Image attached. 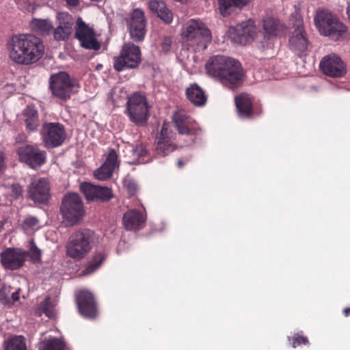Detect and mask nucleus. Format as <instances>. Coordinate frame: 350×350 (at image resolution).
<instances>
[{"instance_id": "nucleus-49", "label": "nucleus", "mask_w": 350, "mask_h": 350, "mask_svg": "<svg viewBox=\"0 0 350 350\" xmlns=\"http://www.w3.org/2000/svg\"><path fill=\"white\" fill-rule=\"evenodd\" d=\"M110 199L111 198H87V200H90V201H93L94 200H99L100 202H105V201L108 202V201H109Z\"/></svg>"}, {"instance_id": "nucleus-50", "label": "nucleus", "mask_w": 350, "mask_h": 350, "mask_svg": "<svg viewBox=\"0 0 350 350\" xmlns=\"http://www.w3.org/2000/svg\"><path fill=\"white\" fill-rule=\"evenodd\" d=\"M342 313L346 317H349L350 315V307L345 308Z\"/></svg>"}, {"instance_id": "nucleus-5", "label": "nucleus", "mask_w": 350, "mask_h": 350, "mask_svg": "<svg viewBox=\"0 0 350 350\" xmlns=\"http://www.w3.org/2000/svg\"><path fill=\"white\" fill-rule=\"evenodd\" d=\"M184 42L194 50H204L211 42L210 30L200 20L192 19L187 22L183 33Z\"/></svg>"}, {"instance_id": "nucleus-51", "label": "nucleus", "mask_w": 350, "mask_h": 350, "mask_svg": "<svg viewBox=\"0 0 350 350\" xmlns=\"http://www.w3.org/2000/svg\"><path fill=\"white\" fill-rule=\"evenodd\" d=\"M185 165L184 162L181 160V159H179L177 162V165L178 167H182L183 165Z\"/></svg>"}, {"instance_id": "nucleus-7", "label": "nucleus", "mask_w": 350, "mask_h": 350, "mask_svg": "<svg viewBox=\"0 0 350 350\" xmlns=\"http://www.w3.org/2000/svg\"><path fill=\"white\" fill-rule=\"evenodd\" d=\"M60 213L62 217V223L66 227H72L79 224L86 214L81 198H63Z\"/></svg>"}, {"instance_id": "nucleus-26", "label": "nucleus", "mask_w": 350, "mask_h": 350, "mask_svg": "<svg viewBox=\"0 0 350 350\" xmlns=\"http://www.w3.org/2000/svg\"><path fill=\"white\" fill-rule=\"evenodd\" d=\"M174 122L180 134H189L193 130V120L186 116L184 111H179L173 116Z\"/></svg>"}, {"instance_id": "nucleus-45", "label": "nucleus", "mask_w": 350, "mask_h": 350, "mask_svg": "<svg viewBox=\"0 0 350 350\" xmlns=\"http://www.w3.org/2000/svg\"><path fill=\"white\" fill-rule=\"evenodd\" d=\"M35 204L45 206L49 204V198H32Z\"/></svg>"}, {"instance_id": "nucleus-46", "label": "nucleus", "mask_w": 350, "mask_h": 350, "mask_svg": "<svg viewBox=\"0 0 350 350\" xmlns=\"http://www.w3.org/2000/svg\"><path fill=\"white\" fill-rule=\"evenodd\" d=\"M66 1L70 7H76L79 3V0H66Z\"/></svg>"}, {"instance_id": "nucleus-18", "label": "nucleus", "mask_w": 350, "mask_h": 350, "mask_svg": "<svg viewBox=\"0 0 350 350\" xmlns=\"http://www.w3.org/2000/svg\"><path fill=\"white\" fill-rule=\"evenodd\" d=\"M321 71L332 77H340L345 73V68L341 59L335 54L326 55L320 63Z\"/></svg>"}, {"instance_id": "nucleus-23", "label": "nucleus", "mask_w": 350, "mask_h": 350, "mask_svg": "<svg viewBox=\"0 0 350 350\" xmlns=\"http://www.w3.org/2000/svg\"><path fill=\"white\" fill-rule=\"evenodd\" d=\"M80 190L85 197H113L110 188L96 186L87 182L80 185Z\"/></svg>"}, {"instance_id": "nucleus-38", "label": "nucleus", "mask_w": 350, "mask_h": 350, "mask_svg": "<svg viewBox=\"0 0 350 350\" xmlns=\"http://www.w3.org/2000/svg\"><path fill=\"white\" fill-rule=\"evenodd\" d=\"M29 256L31 260L34 262H39L41 260L42 252L41 250L37 247L36 244L31 241L30 242Z\"/></svg>"}, {"instance_id": "nucleus-15", "label": "nucleus", "mask_w": 350, "mask_h": 350, "mask_svg": "<svg viewBox=\"0 0 350 350\" xmlns=\"http://www.w3.org/2000/svg\"><path fill=\"white\" fill-rule=\"evenodd\" d=\"M128 27L133 40L140 42L144 40L146 33V20L142 10L137 8L133 10Z\"/></svg>"}, {"instance_id": "nucleus-37", "label": "nucleus", "mask_w": 350, "mask_h": 350, "mask_svg": "<svg viewBox=\"0 0 350 350\" xmlns=\"http://www.w3.org/2000/svg\"><path fill=\"white\" fill-rule=\"evenodd\" d=\"M288 340L292 341V347L296 348L301 345H309V340L306 336L300 335L299 333L295 334L292 338L288 337Z\"/></svg>"}, {"instance_id": "nucleus-16", "label": "nucleus", "mask_w": 350, "mask_h": 350, "mask_svg": "<svg viewBox=\"0 0 350 350\" xmlns=\"http://www.w3.org/2000/svg\"><path fill=\"white\" fill-rule=\"evenodd\" d=\"M289 45L291 49L300 57L305 55L309 49L308 38L300 21L296 22L295 28L289 38Z\"/></svg>"}, {"instance_id": "nucleus-21", "label": "nucleus", "mask_w": 350, "mask_h": 350, "mask_svg": "<svg viewBox=\"0 0 350 350\" xmlns=\"http://www.w3.org/2000/svg\"><path fill=\"white\" fill-rule=\"evenodd\" d=\"M58 25L53 31V37L55 40H65L71 34L74 18L68 14L62 12L57 16Z\"/></svg>"}, {"instance_id": "nucleus-28", "label": "nucleus", "mask_w": 350, "mask_h": 350, "mask_svg": "<svg viewBox=\"0 0 350 350\" xmlns=\"http://www.w3.org/2000/svg\"><path fill=\"white\" fill-rule=\"evenodd\" d=\"M149 8L150 10L156 13L161 20L166 23H170L172 21V14L167 8L162 0H150Z\"/></svg>"}, {"instance_id": "nucleus-14", "label": "nucleus", "mask_w": 350, "mask_h": 350, "mask_svg": "<svg viewBox=\"0 0 350 350\" xmlns=\"http://www.w3.org/2000/svg\"><path fill=\"white\" fill-rule=\"evenodd\" d=\"M27 256L26 252L12 247L6 248L0 254L3 267L11 270H16L23 266Z\"/></svg>"}, {"instance_id": "nucleus-24", "label": "nucleus", "mask_w": 350, "mask_h": 350, "mask_svg": "<svg viewBox=\"0 0 350 350\" xmlns=\"http://www.w3.org/2000/svg\"><path fill=\"white\" fill-rule=\"evenodd\" d=\"M22 119L25 124L26 130L33 132L40 125V119L36 109L33 106H27L22 112Z\"/></svg>"}, {"instance_id": "nucleus-9", "label": "nucleus", "mask_w": 350, "mask_h": 350, "mask_svg": "<svg viewBox=\"0 0 350 350\" xmlns=\"http://www.w3.org/2000/svg\"><path fill=\"white\" fill-rule=\"evenodd\" d=\"M141 61V51L139 46L132 43L124 45L119 57L114 60L113 67L117 71L137 67Z\"/></svg>"}, {"instance_id": "nucleus-29", "label": "nucleus", "mask_w": 350, "mask_h": 350, "mask_svg": "<svg viewBox=\"0 0 350 350\" xmlns=\"http://www.w3.org/2000/svg\"><path fill=\"white\" fill-rule=\"evenodd\" d=\"M187 98L196 106H203L206 102V96L202 89L196 83L190 85L186 90Z\"/></svg>"}, {"instance_id": "nucleus-44", "label": "nucleus", "mask_w": 350, "mask_h": 350, "mask_svg": "<svg viewBox=\"0 0 350 350\" xmlns=\"http://www.w3.org/2000/svg\"><path fill=\"white\" fill-rule=\"evenodd\" d=\"M10 293V287L3 286L0 290V297L4 299H8V293Z\"/></svg>"}, {"instance_id": "nucleus-30", "label": "nucleus", "mask_w": 350, "mask_h": 350, "mask_svg": "<svg viewBox=\"0 0 350 350\" xmlns=\"http://www.w3.org/2000/svg\"><path fill=\"white\" fill-rule=\"evenodd\" d=\"M49 182L44 178L33 181L28 189L29 197H46L49 195Z\"/></svg>"}, {"instance_id": "nucleus-53", "label": "nucleus", "mask_w": 350, "mask_h": 350, "mask_svg": "<svg viewBox=\"0 0 350 350\" xmlns=\"http://www.w3.org/2000/svg\"><path fill=\"white\" fill-rule=\"evenodd\" d=\"M5 222L3 221H0V232L3 229Z\"/></svg>"}, {"instance_id": "nucleus-4", "label": "nucleus", "mask_w": 350, "mask_h": 350, "mask_svg": "<svg viewBox=\"0 0 350 350\" xmlns=\"http://www.w3.org/2000/svg\"><path fill=\"white\" fill-rule=\"evenodd\" d=\"M151 105L144 94L135 92L127 98L124 113L129 120L139 126L147 124Z\"/></svg>"}, {"instance_id": "nucleus-39", "label": "nucleus", "mask_w": 350, "mask_h": 350, "mask_svg": "<svg viewBox=\"0 0 350 350\" xmlns=\"http://www.w3.org/2000/svg\"><path fill=\"white\" fill-rule=\"evenodd\" d=\"M126 189L131 196L137 194L139 187L137 184L133 180H129L126 185Z\"/></svg>"}, {"instance_id": "nucleus-48", "label": "nucleus", "mask_w": 350, "mask_h": 350, "mask_svg": "<svg viewBox=\"0 0 350 350\" xmlns=\"http://www.w3.org/2000/svg\"><path fill=\"white\" fill-rule=\"evenodd\" d=\"M12 298L13 301H16L19 299V293L18 291H15L12 293Z\"/></svg>"}, {"instance_id": "nucleus-27", "label": "nucleus", "mask_w": 350, "mask_h": 350, "mask_svg": "<svg viewBox=\"0 0 350 350\" xmlns=\"http://www.w3.org/2000/svg\"><path fill=\"white\" fill-rule=\"evenodd\" d=\"M248 0H218L219 11L223 16H227L241 10L247 5Z\"/></svg>"}, {"instance_id": "nucleus-35", "label": "nucleus", "mask_w": 350, "mask_h": 350, "mask_svg": "<svg viewBox=\"0 0 350 350\" xmlns=\"http://www.w3.org/2000/svg\"><path fill=\"white\" fill-rule=\"evenodd\" d=\"M64 343L58 338L49 339L44 344L42 350H64Z\"/></svg>"}, {"instance_id": "nucleus-10", "label": "nucleus", "mask_w": 350, "mask_h": 350, "mask_svg": "<svg viewBox=\"0 0 350 350\" xmlns=\"http://www.w3.org/2000/svg\"><path fill=\"white\" fill-rule=\"evenodd\" d=\"M41 135L43 142L47 147L60 146L66 135L64 126L58 122L44 123L42 126Z\"/></svg>"}, {"instance_id": "nucleus-34", "label": "nucleus", "mask_w": 350, "mask_h": 350, "mask_svg": "<svg viewBox=\"0 0 350 350\" xmlns=\"http://www.w3.org/2000/svg\"><path fill=\"white\" fill-rule=\"evenodd\" d=\"M55 303L49 296H47L43 301L40 303V309L42 312L49 318H53L55 316Z\"/></svg>"}, {"instance_id": "nucleus-41", "label": "nucleus", "mask_w": 350, "mask_h": 350, "mask_svg": "<svg viewBox=\"0 0 350 350\" xmlns=\"http://www.w3.org/2000/svg\"><path fill=\"white\" fill-rule=\"evenodd\" d=\"M131 151L133 152L134 156V159L135 158H140L146 155L147 150L142 146H137L135 148H132Z\"/></svg>"}, {"instance_id": "nucleus-43", "label": "nucleus", "mask_w": 350, "mask_h": 350, "mask_svg": "<svg viewBox=\"0 0 350 350\" xmlns=\"http://www.w3.org/2000/svg\"><path fill=\"white\" fill-rule=\"evenodd\" d=\"M11 190H12V195L15 197H18L22 194V188L18 184H13L11 186Z\"/></svg>"}, {"instance_id": "nucleus-47", "label": "nucleus", "mask_w": 350, "mask_h": 350, "mask_svg": "<svg viewBox=\"0 0 350 350\" xmlns=\"http://www.w3.org/2000/svg\"><path fill=\"white\" fill-rule=\"evenodd\" d=\"M4 166V155L2 152H0V171L3 169Z\"/></svg>"}, {"instance_id": "nucleus-36", "label": "nucleus", "mask_w": 350, "mask_h": 350, "mask_svg": "<svg viewBox=\"0 0 350 350\" xmlns=\"http://www.w3.org/2000/svg\"><path fill=\"white\" fill-rule=\"evenodd\" d=\"M263 28L265 36L268 38L275 36V24L272 18H267L263 21Z\"/></svg>"}, {"instance_id": "nucleus-32", "label": "nucleus", "mask_w": 350, "mask_h": 350, "mask_svg": "<svg viewBox=\"0 0 350 350\" xmlns=\"http://www.w3.org/2000/svg\"><path fill=\"white\" fill-rule=\"evenodd\" d=\"M32 29L42 36H47L53 29L51 21L46 19H34L31 22Z\"/></svg>"}, {"instance_id": "nucleus-20", "label": "nucleus", "mask_w": 350, "mask_h": 350, "mask_svg": "<svg viewBox=\"0 0 350 350\" xmlns=\"http://www.w3.org/2000/svg\"><path fill=\"white\" fill-rule=\"evenodd\" d=\"M119 167V161L116 151L110 149L104 163L94 172V176L100 180H105L112 176L113 172Z\"/></svg>"}, {"instance_id": "nucleus-22", "label": "nucleus", "mask_w": 350, "mask_h": 350, "mask_svg": "<svg viewBox=\"0 0 350 350\" xmlns=\"http://www.w3.org/2000/svg\"><path fill=\"white\" fill-rule=\"evenodd\" d=\"M168 127L169 124L164 122L156 143V150L158 154L162 156L167 155L175 149L173 134L169 131Z\"/></svg>"}, {"instance_id": "nucleus-13", "label": "nucleus", "mask_w": 350, "mask_h": 350, "mask_svg": "<svg viewBox=\"0 0 350 350\" xmlns=\"http://www.w3.org/2000/svg\"><path fill=\"white\" fill-rule=\"evenodd\" d=\"M19 159L32 168H36L45 162L46 153L37 147L31 145H22L18 148Z\"/></svg>"}, {"instance_id": "nucleus-2", "label": "nucleus", "mask_w": 350, "mask_h": 350, "mask_svg": "<svg viewBox=\"0 0 350 350\" xmlns=\"http://www.w3.org/2000/svg\"><path fill=\"white\" fill-rule=\"evenodd\" d=\"M41 40L32 34H21L12 38L10 57L16 63L30 64L38 62L44 53Z\"/></svg>"}, {"instance_id": "nucleus-52", "label": "nucleus", "mask_w": 350, "mask_h": 350, "mask_svg": "<svg viewBox=\"0 0 350 350\" xmlns=\"http://www.w3.org/2000/svg\"><path fill=\"white\" fill-rule=\"evenodd\" d=\"M64 197H69V198L78 197V195L76 193H68V194L65 195Z\"/></svg>"}, {"instance_id": "nucleus-1", "label": "nucleus", "mask_w": 350, "mask_h": 350, "mask_svg": "<svg viewBox=\"0 0 350 350\" xmlns=\"http://www.w3.org/2000/svg\"><path fill=\"white\" fill-rule=\"evenodd\" d=\"M208 75L217 79L224 85L233 89L240 86L243 82V69L240 63L231 57L215 55L206 64Z\"/></svg>"}, {"instance_id": "nucleus-31", "label": "nucleus", "mask_w": 350, "mask_h": 350, "mask_svg": "<svg viewBox=\"0 0 350 350\" xmlns=\"http://www.w3.org/2000/svg\"><path fill=\"white\" fill-rule=\"evenodd\" d=\"M105 259L106 255L103 252L94 253L92 258L88 262L85 269L82 271V274L88 275L93 273L100 267Z\"/></svg>"}, {"instance_id": "nucleus-33", "label": "nucleus", "mask_w": 350, "mask_h": 350, "mask_svg": "<svg viewBox=\"0 0 350 350\" xmlns=\"http://www.w3.org/2000/svg\"><path fill=\"white\" fill-rule=\"evenodd\" d=\"M5 350H27L25 338L22 336L12 338L7 342Z\"/></svg>"}, {"instance_id": "nucleus-19", "label": "nucleus", "mask_w": 350, "mask_h": 350, "mask_svg": "<svg viewBox=\"0 0 350 350\" xmlns=\"http://www.w3.org/2000/svg\"><path fill=\"white\" fill-rule=\"evenodd\" d=\"M146 215L144 211L131 208L124 213L122 225L126 230L138 231L146 226Z\"/></svg>"}, {"instance_id": "nucleus-3", "label": "nucleus", "mask_w": 350, "mask_h": 350, "mask_svg": "<svg viewBox=\"0 0 350 350\" xmlns=\"http://www.w3.org/2000/svg\"><path fill=\"white\" fill-rule=\"evenodd\" d=\"M97 239L98 237L92 230L86 228L77 230L66 243V255L77 261L82 260L92 250Z\"/></svg>"}, {"instance_id": "nucleus-11", "label": "nucleus", "mask_w": 350, "mask_h": 350, "mask_svg": "<svg viewBox=\"0 0 350 350\" xmlns=\"http://www.w3.org/2000/svg\"><path fill=\"white\" fill-rule=\"evenodd\" d=\"M232 41L239 44H246L252 42L257 35L254 21H243L230 29Z\"/></svg>"}, {"instance_id": "nucleus-8", "label": "nucleus", "mask_w": 350, "mask_h": 350, "mask_svg": "<svg viewBox=\"0 0 350 350\" xmlns=\"http://www.w3.org/2000/svg\"><path fill=\"white\" fill-rule=\"evenodd\" d=\"M49 87L52 94L62 100H67L77 91V83L65 72H59L51 76Z\"/></svg>"}, {"instance_id": "nucleus-42", "label": "nucleus", "mask_w": 350, "mask_h": 350, "mask_svg": "<svg viewBox=\"0 0 350 350\" xmlns=\"http://www.w3.org/2000/svg\"><path fill=\"white\" fill-rule=\"evenodd\" d=\"M24 224L29 228H33L38 224V220L36 217H29L25 219Z\"/></svg>"}, {"instance_id": "nucleus-25", "label": "nucleus", "mask_w": 350, "mask_h": 350, "mask_svg": "<svg viewBox=\"0 0 350 350\" xmlns=\"http://www.w3.org/2000/svg\"><path fill=\"white\" fill-rule=\"evenodd\" d=\"M239 116L242 118H249L252 111L251 98L247 94L242 93L234 98Z\"/></svg>"}, {"instance_id": "nucleus-17", "label": "nucleus", "mask_w": 350, "mask_h": 350, "mask_svg": "<svg viewBox=\"0 0 350 350\" xmlns=\"http://www.w3.org/2000/svg\"><path fill=\"white\" fill-rule=\"evenodd\" d=\"M77 25L75 36L80 41L81 45L88 49H99L100 44L95 38L93 30L80 18L77 21Z\"/></svg>"}, {"instance_id": "nucleus-12", "label": "nucleus", "mask_w": 350, "mask_h": 350, "mask_svg": "<svg viewBox=\"0 0 350 350\" xmlns=\"http://www.w3.org/2000/svg\"><path fill=\"white\" fill-rule=\"evenodd\" d=\"M79 313L87 319H94L98 314L97 305L94 295L88 291L81 290L75 299Z\"/></svg>"}, {"instance_id": "nucleus-40", "label": "nucleus", "mask_w": 350, "mask_h": 350, "mask_svg": "<svg viewBox=\"0 0 350 350\" xmlns=\"http://www.w3.org/2000/svg\"><path fill=\"white\" fill-rule=\"evenodd\" d=\"M172 44V38L170 36H164L161 40V47L164 53H167L171 49Z\"/></svg>"}, {"instance_id": "nucleus-6", "label": "nucleus", "mask_w": 350, "mask_h": 350, "mask_svg": "<svg viewBox=\"0 0 350 350\" xmlns=\"http://www.w3.org/2000/svg\"><path fill=\"white\" fill-rule=\"evenodd\" d=\"M314 23L321 34L333 40H338L346 30L343 24L327 9L317 11Z\"/></svg>"}]
</instances>
